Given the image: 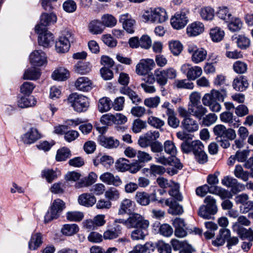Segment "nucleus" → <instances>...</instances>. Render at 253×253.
I'll return each instance as SVG.
<instances>
[{
	"label": "nucleus",
	"mask_w": 253,
	"mask_h": 253,
	"mask_svg": "<svg viewBox=\"0 0 253 253\" xmlns=\"http://www.w3.org/2000/svg\"><path fill=\"white\" fill-rule=\"evenodd\" d=\"M155 66V63L153 59H147L143 60L136 66V72L137 74L146 75Z\"/></svg>",
	"instance_id": "nucleus-17"
},
{
	"label": "nucleus",
	"mask_w": 253,
	"mask_h": 253,
	"mask_svg": "<svg viewBox=\"0 0 253 253\" xmlns=\"http://www.w3.org/2000/svg\"><path fill=\"white\" fill-rule=\"evenodd\" d=\"M188 51L189 53H192V61L196 64L203 61L207 57V52L203 48H197V47H189Z\"/></svg>",
	"instance_id": "nucleus-19"
},
{
	"label": "nucleus",
	"mask_w": 253,
	"mask_h": 253,
	"mask_svg": "<svg viewBox=\"0 0 253 253\" xmlns=\"http://www.w3.org/2000/svg\"><path fill=\"white\" fill-rule=\"evenodd\" d=\"M148 227L135 228L131 234L133 240L144 239L145 236L148 234L147 228Z\"/></svg>",
	"instance_id": "nucleus-43"
},
{
	"label": "nucleus",
	"mask_w": 253,
	"mask_h": 253,
	"mask_svg": "<svg viewBox=\"0 0 253 253\" xmlns=\"http://www.w3.org/2000/svg\"><path fill=\"white\" fill-rule=\"evenodd\" d=\"M222 184L227 187L231 188V192L236 194L244 189V186L239 183L237 180L232 177L226 176L221 180Z\"/></svg>",
	"instance_id": "nucleus-16"
},
{
	"label": "nucleus",
	"mask_w": 253,
	"mask_h": 253,
	"mask_svg": "<svg viewBox=\"0 0 253 253\" xmlns=\"http://www.w3.org/2000/svg\"><path fill=\"white\" fill-rule=\"evenodd\" d=\"M129 165V160L125 158H120L115 164L116 169L121 172L128 170Z\"/></svg>",
	"instance_id": "nucleus-55"
},
{
	"label": "nucleus",
	"mask_w": 253,
	"mask_h": 253,
	"mask_svg": "<svg viewBox=\"0 0 253 253\" xmlns=\"http://www.w3.org/2000/svg\"><path fill=\"white\" fill-rule=\"evenodd\" d=\"M70 47V44L67 41L65 40L63 38L58 39L55 42V49L58 53H65L67 52Z\"/></svg>",
	"instance_id": "nucleus-40"
},
{
	"label": "nucleus",
	"mask_w": 253,
	"mask_h": 253,
	"mask_svg": "<svg viewBox=\"0 0 253 253\" xmlns=\"http://www.w3.org/2000/svg\"><path fill=\"white\" fill-rule=\"evenodd\" d=\"M120 91L122 94L127 96L133 104L137 105L142 102L141 98L138 95L136 92L128 86L121 87Z\"/></svg>",
	"instance_id": "nucleus-26"
},
{
	"label": "nucleus",
	"mask_w": 253,
	"mask_h": 253,
	"mask_svg": "<svg viewBox=\"0 0 253 253\" xmlns=\"http://www.w3.org/2000/svg\"><path fill=\"white\" fill-rule=\"evenodd\" d=\"M96 202V198L92 194L84 193L78 197L79 204L86 207H92Z\"/></svg>",
	"instance_id": "nucleus-30"
},
{
	"label": "nucleus",
	"mask_w": 253,
	"mask_h": 253,
	"mask_svg": "<svg viewBox=\"0 0 253 253\" xmlns=\"http://www.w3.org/2000/svg\"><path fill=\"white\" fill-rule=\"evenodd\" d=\"M163 149L166 153L170 155L169 158H166L164 156H161L156 158V162L166 166V164H174L179 169L181 168L182 163L176 155L177 153L176 147L174 142L171 140H167L165 141L163 145Z\"/></svg>",
	"instance_id": "nucleus-2"
},
{
	"label": "nucleus",
	"mask_w": 253,
	"mask_h": 253,
	"mask_svg": "<svg viewBox=\"0 0 253 253\" xmlns=\"http://www.w3.org/2000/svg\"><path fill=\"white\" fill-rule=\"evenodd\" d=\"M210 36L213 42H218L223 39L224 36V32L219 29L215 28L211 30Z\"/></svg>",
	"instance_id": "nucleus-63"
},
{
	"label": "nucleus",
	"mask_w": 253,
	"mask_h": 253,
	"mask_svg": "<svg viewBox=\"0 0 253 253\" xmlns=\"http://www.w3.org/2000/svg\"><path fill=\"white\" fill-rule=\"evenodd\" d=\"M235 230L242 240L247 239L249 241H253V231L251 228L247 229L242 226H238Z\"/></svg>",
	"instance_id": "nucleus-37"
},
{
	"label": "nucleus",
	"mask_w": 253,
	"mask_h": 253,
	"mask_svg": "<svg viewBox=\"0 0 253 253\" xmlns=\"http://www.w3.org/2000/svg\"><path fill=\"white\" fill-rule=\"evenodd\" d=\"M232 86L236 91H243L249 86V83L246 77L241 76L235 78L233 82Z\"/></svg>",
	"instance_id": "nucleus-29"
},
{
	"label": "nucleus",
	"mask_w": 253,
	"mask_h": 253,
	"mask_svg": "<svg viewBox=\"0 0 253 253\" xmlns=\"http://www.w3.org/2000/svg\"><path fill=\"white\" fill-rule=\"evenodd\" d=\"M100 180L103 182L109 185H113L115 186H119L122 183L119 176H114L112 173L107 172L103 173L100 176Z\"/></svg>",
	"instance_id": "nucleus-24"
},
{
	"label": "nucleus",
	"mask_w": 253,
	"mask_h": 253,
	"mask_svg": "<svg viewBox=\"0 0 253 253\" xmlns=\"http://www.w3.org/2000/svg\"><path fill=\"white\" fill-rule=\"evenodd\" d=\"M157 84L161 86H165L168 79L172 80L176 77V71L172 68L166 69H158L154 71Z\"/></svg>",
	"instance_id": "nucleus-8"
},
{
	"label": "nucleus",
	"mask_w": 253,
	"mask_h": 253,
	"mask_svg": "<svg viewBox=\"0 0 253 253\" xmlns=\"http://www.w3.org/2000/svg\"><path fill=\"white\" fill-rule=\"evenodd\" d=\"M98 141L100 145L108 149L116 148L120 144L118 139H114L113 137H107L102 135L98 136Z\"/></svg>",
	"instance_id": "nucleus-23"
},
{
	"label": "nucleus",
	"mask_w": 253,
	"mask_h": 253,
	"mask_svg": "<svg viewBox=\"0 0 253 253\" xmlns=\"http://www.w3.org/2000/svg\"><path fill=\"white\" fill-rule=\"evenodd\" d=\"M42 177L46 179L48 183H51L57 177L56 171L52 169H47L42 170Z\"/></svg>",
	"instance_id": "nucleus-60"
},
{
	"label": "nucleus",
	"mask_w": 253,
	"mask_h": 253,
	"mask_svg": "<svg viewBox=\"0 0 253 253\" xmlns=\"http://www.w3.org/2000/svg\"><path fill=\"white\" fill-rule=\"evenodd\" d=\"M216 136V140L223 148H227L230 146V141L236 137L235 131L232 128H226L223 125H217L213 128Z\"/></svg>",
	"instance_id": "nucleus-1"
},
{
	"label": "nucleus",
	"mask_w": 253,
	"mask_h": 253,
	"mask_svg": "<svg viewBox=\"0 0 253 253\" xmlns=\"http://www.w3.org/2000/svg\"><path fill=\"white\" fill-rule=\"evenodd\" d=\"M41 138V134L38 129L31 127L26 133L21 136L22 141L24 144H31Z\"/></svg>",
	"instance_id": "nucleus-21"
},
{
	"label": "nucleus",
	"mask_w": 253,
	"mask_h": 253,
	"mask_svg": "<svg viewBox=\"0 0 253 253\" xmlns=\"http://www.w3.org/2000/svg\"><path fill=\"white\" fill-rule=\"evenodd\" d=\"M216 15L220 19L225 22H228L232 18V15L227 6H221L218 8Z\"/></svg>",
	"instance_id": "nucleus-39"
},
{
	"label": "nucleus",
	"mask_w": 253,
	"mask_h": 253,
	"mask_svg": "<svg viewBox=\"0 0 253 253\" xmlns=\"http://www.w3.org/2000/svg\"><path fill=\"white\" fill-rule=\"evenodd\" d=\"M40 76V70L35 67L27 69L24 74V79L25 80H36L39 79Z\"/></svg>",
	"instance_id": "nucleus-44"
},
{
	"label": "nucleus",
	"mask_w": 253,
	"mask_h": 253,
	"mask_svg": "<svg viewBox=\"0 0 253 253\" xmlns=\"http://www.w3.org/2000/svg\"><path fill=\"white\" fill-rule=\"evenodd\" d=\"M75 67V71L80 74H86L91 70V65L89 62H79Z\"/></svg>",
	"instance_id": "nucleus-50"
},
{
	"label": "nucleus",
	"mask_w": 253,
	"mask_h": 253,
	"mask_svg": "<svg viewBox=\"0 0 253 253\" xmlns=\"http://www.w3.org/2000/svg\"><path fill=\"white\" fill-rule=\"evenodd\" d=\"M206 205H202L198 211V215L204 219H210L217 211L215 200L211 196H208L204 200Z\"/></svg>",
	"instance_id": "nucleus-5"
},
{
	"label": "nucleus",
	"mask_w": 253,
	"mask_h": 253,
	"mask_svg": "<svg viewBox=\"0 0 253 253\" xmlns=\"http://www.w3.org/2000/svg\"><path fill=\"white\" fill-rule=\"evenodd\" d=\"M57 17L55 14L53 13L47 14L43 13L41 16L40 23L35 27L36 29H47V27L51 24H53L56 22Z\"/></svg>",
	"instance_id": "nucleus-18"
},
{
	"label": "nucleus",
	"mask_w": 253,
	"mask_h": 253,
	"mask_svg": "<svg viewBox=\"0 0 253 253\" xmlns=\"http://www.w3.org/2000/svg\"><path fill=\"white\" fill-rule=\"evenodd\" d=\"M204 145L200 140L193 141L192 152L196 160L201 164H204L208 161V156L204 150Z\"/></svg>",
	"instance_id": "nucleus-10"
},
{
	"label": "nucleus",
	"mask_w": 253,
	"mask_h": 253,
	"mask_svg": "<svg viewBox=\"0 0 253 253\" xmlns=\"http://www.w3.org/2000/svg\"><path fill=\"white\" fill-rule=\"evenodd\" d=\"M233 68L236 73L242 74L247 72L248 65L243 61H237L233 64Z\"/></svg>",
	"instance_id": "nucleus-59"
},
{
	"label": "nucleus",
	"mask_w": 253,
	"mask_h": 253,
	"mask_svg": "<svg viewBox=\"0 0 253 253\" xmlns=\"http://www.w3.org/2000/svg\"><path fill=\"white\" fill-rule=\"evenodd\" d=\"M96 178L97 175L94 172H91L88 176L83 178L80 181L76 182L75 187L81 188L91 185L95 182Z\"/></svg>",
	"instance_id": "nucleus-28"
},
{
	"label": "nucleus",
	"mask_w": 253,
	"mask_h": 253,
	"mask_svg": "<svg viewBox=\"0 0 253 253\" xmlns=\"http://www.w3.org/2000/svg\"><path fill=\"white\" fill-rule=\"evenodd\" d=\"M112 101L111 99L106 97L100 98L98 101V108L101 113L108 111L111 108Z\"/></svg>",
	"instance_id": "nucleus-41"
},
{
	"label": "nucleus",
	"mask_w": 253,
	"mask_h": 253,
	"mask_svg": "<svg viewBox=\"0 0 253 253\" xmlns=\"http://www.w3.org/2000/svg\"><path fill=\"white\" fill-rule=\"evenodd\" d=\"M128 228H138L148 227L149 222L145 220L142 216L138 213H132L127 218Z\"/></svg>",
	"instance_id": "nucleus-14"
},
{
	"label": "nucleus",
	"mask_w": 253,
	"mask_h": 253,
	"mask_svg": "<svg viewBox=\"0 0 253 253\" xmlns=\"http://www.w3.org/2000/svg\"><path fill=\"white\" fill-rule=\"evenodd\" d=\"M204 30L203 23L195 22L189 25L187 28V33L190 36H196L201 34Z\"/></svg>",
	"instance_id": "nucleus-32"
},
{
	"label": "nucleus",
	"mask_w": 253,
	"mask_h": 253,
	"mask_svg": "<svg viewBox=\"0 0 253 253\" xmlns=\"http://www.w3.org/2000/svg\"><path fill=\"white\" fill-rule=\"evenodd\" d=\"M181 72L186 75L188 80L194 81L199 77L202 74V70L199 66H191L190 64H185L181 67Z\"/></svg>",
	"instance_id": "nucleus-13"
},
{
	"label": "nucleus",
	"mask_w": 253,
	"mask_h": 253,
	"mask_svg": "<svg viewBox=\"0 0 253 253\" xmlns=\"http://www.w3.org/2000/svg\"><path fill=\"white\" fill-rule=\"evenodd\" d=\"M71 156L70 150L66 147H62L57 151L55 160L57 162L66 161Z\"/></svg>",
	"instance_id": "nucleus-38"
},
{
	"label": "nucleus",
	"mask_w": 253,
	"mask_h": 253,
	"mask_svg": "<svg viewBox=\"0 0 253 253\" xmlns=\"http://www.w3.org/2000/svg\"><path fill=\"white\" fill-rule=\"evenodd\" d=\"M156 247L160 253H170L171 248L170 245L163 241H159L156 244Z\"/></svg>",
	"instance_id": "nucleus-64"
},
{
	"label": "nucleus",
	"mask_w": 253,
	"mask_h": 253,
	"mask_svg": "<svg viewBox=\"0 0 253 253\" xmlns=\"http://www.w3.org/2000/svg\"><path fill=\"white\" fill-rule=\"evenodd\" d=\"M79 230V227L76 224H66L63 226L61 231L63 235L72 236L77 233Z\"/></svg>",
	"instance_id": "nucleus-45"
},
{
	"label": "nucleus",
	"mask_w": 253,
	"mask_h": 253,
	"mask_svg": "<svg viewBox=\"0 0 253 253\" xmlns=\"http://www.w3.org/2000/svg\"><path fill=\"white\" fill-rule=\"evenodd\" d=\"M147 124L140 119H136L134 120L132 125V130L133 132L137 133L140 132L142 129L146 128Z\"/></svg>",
	"instance_id": "nucleus-56"
},
{
	"label": "nucleus",
	"mask_w": 253,
	"mask_h": 253,
	"mask_svg": "<svg viewBox=\"0 0 253 253\" xmlns=\"http://www.w3.org/2000/svg\"><path fill=\"white\" fill-rule=\"evenodd\" d=\"M181 125L184 130L189 132L196 131L199 129V125L197 121L191 117L184 119Z\"/></svg>",
	"instance_id": "nucleus-35"
},
{
	"label": "nucleus",
	"mask_w": 253,
	"mask_h": 253,
	"mask_svg": "<svg viewBox=\"0 0 253 253\" xmlns=\"http://www.w3.org/2000/svg\"><path fill=\"white\" fill-rule=\"evenodd\" d=\"M228 28L232 32L239 31L242 27V22L238 18L232 17L231 19L228 22Z\"/></svg>",
	"instance_id": "nucleus-53"
},
{
	"label": "nucleus",
	"mask_w": 253,
	"mask_h": 253,
	"mask_svg": "<svg viewBox=\"0 0 253 253\" xmlns=\"http://www.w3.org/2000/svg\"><path fill=\"white\" fill-rule=\"evenodd\" d=\"M230 231L229 229L222 228L220 229L219 235H217L216 239L212 241V245L215 246L223 245L225 241L230 237Z\"/></svg>",
	"instance_id": "nucleus-27"
},
{
	"label": "nucleus",
	"mask_w": 253,
	"mask_h": 253,
	"mask_svg": "<svg viewBox=\"0 0 253 253\" xmlns=\"http://www.w3.org/2000/svg\"><path fill=\"white\" fill-rule=\"evenodd\" d=\"M234 174L238 178H241L244 181H247L249 178V172L244 171L241 165H237L234 170Z\"/></svg>",
	"instance_id": "nucleus-58"
},
{
	"label": "nucleus",
	"mask_w": 253,
	"mask_h": 253,
	"mask_svg": "<svg viewBox=\"0 0 253 253\" xmlns=\"http://www.w3.org/2000/svg\"><path fill=\"white\" fill-rule=\"evenodd\" d=\"M103 24L97 20L92 21L89 24L88 28L90 33L93 34H101L103 31Z\"/></svg>",
	"instance_id": "nucleus-49"
},
{
	"label": "nucleus",
	"mask_w": 253,
	"mask_h": 253,
	"mask_svg": "<svg viewBox=\"0 0 253 253\" xmlns=\"http://www.w3.org/2000/svg\"><path fill=\"white\" fill-rule=\"evenodd\" d=\"M36 32L39 35L38 43L40 45L44 47H48L51 46L54 43L53 35L47 29L42 30V29H36Z\"/></svg>",
	"instance_id": "nucleus-11"
},
{
	"label": "nucleus",
	"mask_w": 253,
	"mask_h": 253,
	"mask_svg": "<svg viewBox=\"0 0 253 253\" xmlns=\"http://www.w3.org/2000/svg\"><path fill=\"white\" fill-rule=\"evenodd\" d=\"M122 227L117 224H114L113 227L106 230L103 234L105 239H113L122 234Z\"/></svg>",
	"instance_id": "nucleus-31"
},
{
	"label": "nucleus",
	"mask_w": 253,
	"mask_h": 253,
	"mask_svg": "<svg viewBox=\"0 0 253 253\" xmlns=\"http://www.w3.org/2000/svg\"><path fill=\"white\" fill-rule=\"evenodd\" d=\"M165 205L169 207L168 212L172 215H180L183 212L182 206L171 198L166 200Z\"/></svg>",
	"instance_id": "nucleus-22"
},
{
	"label": "nucleus",
	"mask_w": 253,
	"mask_h": 253,
	"mask_svg": "<svg viewBox=\"0 0 253 253\" xmlns=\"http://www.w3.org/2000/svg\"><path fill=\"white\" fill-rule=\"evenodd\" d=\"M30 61L33 66H42L46 61L45 53L41 50H35L30 55Z\"/></svg>",
	"instance_id": "nucleus-20"
},
{
	"label": "nucleus",
	"mask_w": 253,
	"mask_h": 253,
	"mask_svg": "<svg viewBox=\"0 0 253 253\" xmlns=\"http://www.w3.org/2000/svg\"><path fill=\"white\" fill-rule=\"evenodd\" d=\"M84 214L80 211H68L66 213L67 220L71 221H80L84 218Z\"/></svg>",
	"instance_id": "nucleus-57"
},
{
	"label": "nucleus",
	"mask_w": 253,
	"mask_h": 253,
	"mask_svg": "<svg viewBox=\"0 0 253 253\" xmlns=\"http://www.w3.org/2000/svg\"><path fill=\"white\" fill-rule=\"evenodd\" d=\"M213 194L218 195L221 199H231L232 198V194L231 191H229L227 190L223 189L219 186H214Z\"/></svg>",
	"instance_id": "nucleus-52"
},
{
	"label": "nucleus",
	"mask_w": 253,
	"mask_h": 253,
	"mask_svg": "<svg viewBox=\"0 0 253 253\" xmlns=\"http://www.w3.org/2000/svg\"><path fill=\"white\" fill-rule=\"evenodd\" d=\"M117 19L111 14H105L101 17V22L103 26L107 27H113L117 23Z\"/></svg>",
	"instance_id": "nucleus-51"
},
{
	"label": "nucleus",
	"mask_w": 253,
	"mask_h": 253,
	"mask_svg": "<svg viewBox=\"0 0 253 253\" xmlns=\"http://www.w3.org/2000/svg\"><path fill=\"white\" fill-rule=\"evenodd\" d=\"M160 234L165 237H170L173 233L172 227L168 224L165 223L161 225L159 229Z\"/></svg>",
	"instance_id": "nucleus-62"
},
{
	"label": "nucleus",
	"mask_w": 253,
	"mask_h": 253,
	"mask_svg": "<svg viewBox=\"0 0 253 253\" xmlns=\"http://www.w3.org/2000/svg\"><path fill=\"white\" fill-rule=\"evenodd\" d=\"M68 101L74 110L78 113L86 111L89 106L88 98L77 93L70 94L68 98Z\"/></svg>",
	"instance_id": "nucleus-4"
},
{
	"label": "nucleus",
	"mask_w": 253,
	"mask_h": 253,
	"mask_svg": "<svg viewBox=\"0 0 253 253\" xmlns=\"http://www.w3.org/2000/svg\"><path fill=\"white\" fill-rule=\"evenodd\" d=\"M69 76V72L65 69L55 70L52 74V78L56 81H65Z\"/></svg>",
	"instance_id": "nucleus-48"
},
{
	"label": "nucleus",
	"mask_w": 253,
	"mask_h": 253,
	"mask_svg": "<svg viewBox=\"0 0 253 253\" xmlns=\"http://www.w3.org/2000/svg\"><path fill=\"white\" fill-rule=\"evenodd\" d=\"M169 47L174 55H178L181 52L183 45L180 42L174 41L169 42Z\"/></svg>",
	"instance_id": "nucleus-54"
},
{
	"label": "nucleus",
	"mask_w": 253,
	"mask_h": 253,
	"mask_svg": "<svg viewBox=\"0 0 253 253\" xmlns=\"http://www.w3.org/2000/svg\"><path fill=\"white\" fill-rule=\"evenodd\" d=\"M135 199L138 204L142 206H147L151 202H153L158 200L156 190L151 194L145 192H137Z\"/></svg>",
	"instance_id": "nucleus-12"
},
{
	"label": "nucleus",
	"mask_w": 253,
	"mask_h": 253,
	"mask_svg": "<svg viewBox=\"0 0 253 253\" xmlns=\"http://www.w3.org/2000/svg\"><path fill=\"white\" fill-rule=\"evenodd\" d=\"M200 13L202 19L207 21L212 20L215 14L214 9L210 6L202 8Z\"/></svg>",
	"instance_id": "nucleus-47"
},
{
	"label": "nucleus",
	"mask_w": 253,
	"mask_h": 253,
	"mask_svg": "<svg viewBox=\"0 0 253 253\" xmlns=\"http://www.w3.org/2000/svg\"><path fill=\"white\" fill-rule=\"evenodd\" d=\"M65 207V204L62 200L59 199L55 200L44 216V223H47L58 218Z\"/></svg>",
	"instance_id": "nucleus-6"
},
{
	"label": "nucleus",
	"mask_w": 253,
	"mask_h": 253,
	"mask_svg": "<svg viewBox=\"0 0 253 253\" xmlns=\"http://www.w3.org/2000/svg\"><path fill=\"white\" fill-rule=\"evenodd\" d=\"M114 115L111 114H104L100 120V123L103 126H101L99 123H96L94 127L100 134H103L107 131L108 126L114 124Z\"/></svg>",
	"instance_id": "nucleus-15"
},
{
	"label": "nucleus",
	"mask_w": 253,
	"mask_h": 253,
	"mask_svg": "<svg viewBox=\"0 0 253 253\" xmlns=\"http://www.w3.org/2000/svg\"><path fill=\"white\" fill-rule=\"evenodd\" d=\"M42 235L40 232L33 233L29 242V248L31 250H36L42 244Z\"/></svg>",
	"instance_id": "nucleus-33"
},
{
	"label": "nucleus",
	"mask_w": 253,
	"mask_h": 253,
	"mask_svg": "<svg viewBox=\"0 0 253 253\" xmlns=\"http://www.w3.org/2000/svg\"><path fill=\"white\" fill-rule=\"evenodd\" d=\"M226 89L222 88L220 90L213 89L210 93L206 94L202 98L204 105L208 106L212 112H218L221 110V105L217 101L223 102L226 96Z\"/></svg>",
	"instance_id": "nucleus-3"
},
{
	"label": "nucleus",
	"mask_w": 253,
	"mask_h": 253,
	"mask_svg": "<svg viewBox=\"0 0 253 253\" xmlns=\"http://www.w3.org/2000/svg\"><path fill=\"white\" fill-rule=\"evenodd\" d=\"M188 13V11L186 9H182L180 12H177L170 19L172 27L177 30L183 28L188 21V17L186 16Z\"/></svg>",
	"instance_id": "nucleus-9"
},
{
	"label": "nucleus",
	"mask_w": 253,
	"mask_h": 253,
	"mask_svg": "<svg viewBox=\"0 0 253 253\" xmlns=\"http://www.w3.org/2000/svg\"><path fill=\"white\" fill-rule=\"evenodd\" d=\"M173 87L177 89H192L194 88V84L188 81V79L176 80L173 83Z\"/></svg>",
	"instance_id": "nucleus-46"
},
{
	"label": "nucleus",
	"mask_w": 253,
	"mask_h": 253,
	"mask_svg": "<svg viewBox=\"0 0 253 253\" xmlns=\"http://www.w3.org/2000/svg\"><path fill=\"white\" fill-rule=\"evenodd\" d=\"M145 22L151 21L156 23L165 22L168 19L166 10L162 8L158 7L152 10L151 12L146 11L142 16Z\"/></svg>",
	"instance_id": "nucleus-7"
},
{
	"label": "nucleus",
	"mask_w": 253,
	"mask_h": 253,
	"mask_svg": "<svg viewBox=\"0 0 253 253\" xmlns=\"http://www.w3.org/2000/svg\"><path fill=\"white\" fill-rule=\"evenodd\" d=\"M75 85L76 88L82 91H89L92 88V84L88 78L82 77L76 81Z\"/></svg>",
	"instance_id": "nucleus-25"
},
{
	"label": "nucleus",
	"mask_w": 253,
	"mask_h": 253,
	"mask_svg": "<svg viewBox=\"0 0 253 253\" xmlns=\"http://www.w3.org/2000/svg\"><path fill=\"white\" fill-rule=\"evenodd\" d=\"M188 110L199 119H201L207 112V109L200 104L191 106L189 108Z\"/></svg>",
	"instance_id": "nucleus-42"
},
{
	"label": "nucleus",
	"mask_w": 253,
	"mask_h": 253,
	"mask_svg": "<svg viewBox=\"0 0 253 253\" xmlns=\"http://www.w3.org/2000/svg\"><path fill=\"white\" fill-rule=\"evenodd\" d=\"M17 103L20 108H27L35 105L36 103V100L32 95H24L18 100Z\"/></svg>",
	"instance_id": "nucleus-34"
},
{
	"label": "nucleus",
	"mask_w": 253,
	"mask_h": 253,
	"mask_svg": "<svg viewBox=\"0 0 253 253\" xmlns=\"http://www.w3.org/2000/svg\"><path fill=\"white\" fill-rule=\"evenodd\" d=\"M214 186H209L207 184H205L202 186L198 187L196 190V193L197 195L202 197H204L208 192L213 194Z\"/></svg>",
	"instance_id": "nucleus-61"
},
{
	"label": "nucleus",
	"mask_w": 253,
	"mask_h": 253,
	"mask_svg": "<svg viewBox=\"0 0 253 253\" xmlns=\"http://www.w3.org/2000/svg\"><path fill=\"white\" fill-rule=\"evenodd\" d=\"M132 203L133 202L130 199H124L120 204V207L118 211V214L119 215H123L125 213L128 214L132 213Z\"/></svg>",
	"instance_id": "nucleus-36"
}]
</instances>
